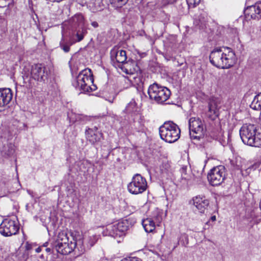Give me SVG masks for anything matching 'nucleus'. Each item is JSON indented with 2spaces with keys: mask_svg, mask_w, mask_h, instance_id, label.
Here are the masks:
<instances>
[{
  "mask_svg": "<svg viewBox=\"0 0 261 261\" xmlns=\"http://www.w3.org/2000/svg\"><path fill=\"white\" fill-rule=\"evenodd\" d=\"M124 112L132 115H136L139 112V108L137 106L136 101L132 99L126 106Z\"/></svg>",
  "mask_w": 261,
  "mask_h": 261,
  "instance_id": "18",
  "label": "nucleus"
},
{
  "mask_svg": "<svg viewBox=\"0 0 261 261\" xmlns=\"http://www.w3.org/2000/svg\"><path fill=\"white\" fill-rule=\"evenodd\" d=\"M225 178V168L223 166L214 167L208 174L207 179L213 186L220 185Z\"/></svg>",
  "mask_w": 261,
  "mask_h": 261,
  "instance_id": "7",
  "label": "nucleus"
},
{
  "mask_svg": "<svg viewBox=\"0 0 261 261\" xmlns=\"http://www.w3.org/2000/svg\"><path fill=\"white\" fill-rule=\"evenodd\" d=\"M76 57H77V56L76 55H74L72 57V59H71V61L72 62H73L74 61H76Z\"/></svg>",
  "mask_w": 261,
  "mask_h": 261,
  "instance_id": "40",
  "label": "nucleus"
},
{
  "mask_svg": "<svg viewBox=\"0 0 261 261\" xmlns=\"http://www.w3.org/2000/svg\"><path fill=\"white\" fill-rule=\"evenodd\" d=\"M19 229L17 223L9 219H4L0 225V233L5 237L16 234Z\"/></svg>",
  "mask_w": 261,
  "mask_h": 261,
  "instance_id": "9",
  "label": "nucleus"
},
{
  "mask_svg": "<svg viewBox=\"0 0 261 261\" xmlns=\"http://www.w3.org/2000/svg\"><path fill=\"white\" fill-rule=\"evenodd\" d=\"M91 25L94 28H96L98 27V24L96 21H93L91 23Z\"/></svg>",
  "mask_w": 261,
  "mask_h": 261,
  "instance_id": "38",
  "label": "nucleus"
},
{
  "mask_svg": "<svg viewBox=\"0 0 261 261\" xmlns=\"http://www.w3.org/2000/svg\"><path fill=\"white\" fill-rule=\"evenodd\" d=\"M193 204L201 213L204 212L209 204L208 200L205 197L198 196L193 199Z\"/></svg>",
  "mask_w": 261,
  "mask_h": 261,
  "instance_id": "14",
  "label": "nucleus"
},
{
  "mask_svg": "<svg viewBox=\"0 0 261 261\" xmlns=\"http://www.w3.org/2000/svg\"><path fill=\"white\" fill-rule=\"evenodd\" d=\"M148 93L151 99L159 103L166 101L171 95V92L167 88L156 83H153L149 87Z\"/></svg>",
  "mask_w": 261,
  "mask_h": 261,
  "instance_id": "4",
  "label": "nucleus"
},
{
  "mask_svg": "<svg viewBox=\"0 0 261 261\" xmlns=\"http://www.w3.org/2000/svg\"><path fill=\"white\" fill-rule=\"evenodd\" d=\"M211 63L220 68H229L236 62L234 53L229 48L215 49L210 55Z\"/></svg>",
  "mask_w": 261,
  "mask_h": 261,
  "instance_id": "1",
  "label": "nucleus"
},
{
  "mask_svg": "<svg viewBox=\"0 0 261 261\" xmlns=\"http://www.w3.org/2000/svg\"><path fill=\"white\" fill-rule=\"evenodd\" d=\"M85 33H86V32L84 31V29L83 28V32H82L83 36L84 35V34H85Z\"/></svg>",
  "mask_w": 261,
  "mask_h": 261,
  "instance_id": "46",
  "label": "nucleus"
},
{
  "mask_svg": "<svg viewBox=\"0 0 261 261\" xmlns=\"http://www.w3.org/2000/svg\"><path fill=\"white\" fill-rule=\"evenodd\" d=\"M82 16L79 15L75 16L73 18V21L75 23H78L79 30L76 29V30L72 33V36L70 37L69 40H65L64 37L62 36V39L60 42V46L61 48L65 52L68 53L70 50V46L72 44L80 41L82 40V33L80 31V21Z\"/></svg>",
  "mask_w": 261,
  "mask_h": 261,
  "instance_id": "5",
  "label": "nucleus"
},
{
  "mask_svg": "<svg viewBox=\"0 0 261 261\" xmlns=\"http://www.w3.org/2000/svg\"><path fill=\"white\" fill-rule=\"evenodd\" d=\"M187 4L190 7H195L197 6L200 2V0H186Z\"/></svg>",
  "mask_w": 261,
  "mask_h": 261,
  "instance_id": "32",
  "label": "nucleus"
},
{
  "mask_svg": "<svg viewBox=\"0 0 261 261\" xmlns=\"http://www.w3.org/2000/svg\"><path fill=\"white\" fill-rule=\"evenodd\" d=\"M120 261H129V257L123 258Z\"/></svg>",
  "mask_w": 261,
  "mask_h": 261,
  "instance_id": "42",
  "label": "nucleus"
},
{
  "mask_svg": "<svg viewBox=\"0 0 261 261\" xmlns=\"http://www.w3.org/2000/svg\"><path fill=\"white\" fill-rule=\"evenodd\" d=\"M15 152L14 145L12 143H8L6 145H4L2 153L5 156H10L12 155Z\"/></svg>",
  "mask_w": 261,
  "mask_h": 261,
  "instance_id": "24",
  "label": "nucleus"
},
{
  "mask_svg": "<svg viewBox=\"0 0 261 261\" xmlns=\"http://www.w3.org/2000/svg\"><path fill=\"white\" fill-rule=\"evenodd\" d=\"M93 82L94 78L91 70L89 68L83 70V84L86 83V85H89Z\"/></svg>",
  "mask_w": 261,
  "mask_h": 261,
  "instance_id": "20",
  "label": "nucleus"
},
{
  "mask_svg": "<svg viewBox=\"0 0 261 261\" xmlns=\"http://www.w3.org/2000/svg\"><path fill=\"white\" fill-rule=\"evenodd\" d=\"M73 85L75 86V88H76L77 86H79L80 89H82V85H79V83L77 81H76L75 83H73Z\"/></svg>",
  "mask_w": 261,
  "mask_h": 261,
  "instance_id": "37",
  "label": "nucleus"
},
{
  "mask_svg": "<svg viewBox=\"0 0 261 261\" xmlns=\"http://www.w3.org/2000/svg\"><path fill=\"white\" fill-rule=\"evenodd\" d=\"M147 184L146 179L139 174H135L132 181L127 185L128 191L133 194H139L144 192L147 189Z\"/></svg>",
  "mask_w": 261,
  "mask_h": 261,
  "instance_id": "6",
  "label": "nucleus"
},
{
  "mask_svg": "<svg viewBox=\"0 0 261 261\" xmlns=\"http://www.w3.org/2000/svg\"><path fill=\"white\" fill-rule=\"evenodd\" d=\"M113 7L116 8H121L125 5L128 2V0H109Z\"/></svg>",
  "mask_w": 261,
  "mask_h": 261,
  "instance_id": "28",
  "label": "nucleus"
},
{
  "mask_svg": "<svg viewBox=\"0 0 261 261\" xmlns=\"http://www.w3.org/2000/svg\"><path fill=\"white\" fill-rule=\"evenodd\" d=\"M111 55L112 61L115 60L117 62L122 64L125 62L127 59L126 51L122 49H113L111 51Z\"/></svg>",
  "mask_w": 261,
  "mask_h": 261,
  "instance_id": "15",
  "label": "nucleus"
},
{
  "mask_svg": "<svg viewBox=\"0 0 261 261\" xmlns=\"http://www.w3.org/2000/svg\"><path fill=\"white\" fill-rule=\"evenodd\" d=\"M211 219L213 221H215L216 220V217L215 216H212L211 217Z\"/></svg>",
  "mask_w": 261,
  "mask_h": 261,
  "instance_id": "44",
  "label": "nucleus"
},
{
  "mask_svg": "<svg viewBox=\"0 0 261 261\" xmlns=\"http://www.w3.org/2000/svg\"><path fill=\"white\" fill-rule=\"evenodd\" d=\"M74 242H70L69 244H62V245H59L54 247L58 253L63 255H67L71 253L73 249L75 248L76 245V241L74 239Z\"/></svg>",
  "mask_w": 261,
  "mask_h": 261,
  "instance_id": "13",
  "label": "nucleus"
},
{
  "mask_svg": "<svg viewBox=\"0 0 261 261\" xmlns=\"http://www.w3.org/2000/svg\"><path fill=\"white\" fill-rule=\"evenodd\" d=\"M88 7L91 11L95 12L96 11H100L102 8L100 6V2L99 1H95L94 2H90L88 5Z\"/></svg>",
  "mask_w": 261,
  "mask_h": 261,
  "instance_id": "26",
  "label": "nucleus"
},
{
  "mask_svg": "<svg viewBox=\"0 0 261 261\" xmlns=\"http://www.w3.org/2000/svg\"><path fill=\"white\" fill-rule=\"evenodd\" d=\"M86 138L91 143H94L99 141L101 137V134L100 133L96 127L94 128H89L85 132Z\"/></svg>",
  "mask_w": 261,
  "mask_h": 261,
  "instance_id": "16",
  "label": "nucleus"
},
{
  "mask_svg": "<svg viewBox=\"0 0 261 261\" xmlns=\"http://www.w3.org/2000/svg\"><path fill=\"white\" fill-rule=\"evenodd\" d=\"M132 64L133 66L135 65L134 62H124L123 64H121L120 67L121 69L125 72L126 74H133L135 69L132 68L130 65Z\"/></svg>",
  "mask_w": 261,
  "mask_h": 261,
  "instance_id": "23",
  "label": "nucleus"
},
{
  "mask_svg": "<svg viewBox=\"0 0 261 261\" xmlns=\"http://www.w3.org/2000/svg\"><path fill=\"white\" fill-rule=\"evenodd\" d=\"M45 250L47 252H51V249L49 248H47L45 249Z\"/></svg>",
  "mask_w": 261,
  "mask_h": 261,
  "instance_id": "43",
  "label": "nucleus"
},
{
  "mask_svg": "<svg viewBox=\"0 0 261 261\" xmlns=\"http://www.w3.org/2000/svg\"><path fill=\"white\" fill-rule=\"evenodd\" d=\"M13 94L10 88H0V108L8 105L12 100Z\"/></svg>",
  "mask_w": 261,
  "mask_h": 261,
  "instance_id": "12",
  "label": "nucleus"
},
{
  "mask_svg": "<svg viewBox=\"0 0 261 261\" xmlns=\"http://www.w3.org/2000/svg\"><path fill=\"white\" fill-rule=\"evenodd\" d=\"M167 4H172L175 2L176 0H165Z\"/></svg>",
  "mask_w": 261,
  "mask_h": 261,
  "instance_id": "39",
  "label": "nucleus"
},
{
  "mask_svg": "<svg viewBox=\"0 0 261 261\" xmlns=\"http://www.w3.org/2000/svg\"><path fill=\"white\" fill-rule=\"evenodd\" d=\"M25 248L27 250H30L32 249V245L28 242H27L25 245Z\"/></svg>",
  "mask_w": 261,
  "mask_h": 261,
  "instance_id": "35",
  "label": "nucleus"
},
{
  "mask_svg": "<svg viewBox=\"0 0 261 261\" xmlns=\"http://www.w3.org/2000/svg\"><path fill=\"white\" fill-rule=\"evenodd\" d=\"M207 17L205 13H203L201 14L198 17V20L199 22L197 23L198 25H200V27H202L203 25L205 24V23L207 21Z\"/></svg>",
  "mask_w": 261,
  "mask_h": 261,
  "instance_id": "31",
  "label": "nucleus"
},
{
  "mask_svg": "<svg viewBox=\"0 0 261 261\" xmlns=\"http://www.w3.org/2000/svg\"><path fill=\"white\" fill-rule=\"evenodd\" d=\"M159 133L162 140L172 143L177 141L180 138V129L178 126L172 121H167L160 127Z\"/></svg>",
  "mask_w": 261,
  "mask_h": 261,
  "instance_id": "3",
  "label": "nucleus"
},
{
  "mask_svg": "<svg viewBox=\"0 0 261 261\" xmlns=\"http://www.w3.org/2000/svg\"><path fill=\"white\" fill-rule=\"evenodd\" d=\"M96 89V86L94 85L93 83L89 85H86V83L83 84V92H90L95 91Z\"/></svg>",
  "mask_w": 261,
  "mask_h": 261,
  "instance_id": "29",
  "label": "nucleus"
},
{
  "mask_svg": "<svg viewBox=\"0 0 261 261\" xmlns=\"http://www.w3.org/2000/svg\"><path fill=\"white\" fill-rule=\"evenodd\" d=\"M41 251V249L40 247H38L36 249V252H37V253H39L40 251Z\"/></svg>",
  "mask_w": 261,
  "mask_h": 261,
  "instance_id": "41",
  "label": "nucleus"
},
{
  "mask_svg": "<svg viewBox=\"0 0 261 261\" xmlns=\"http://www.w3.org/2000/svg\"><path fill=\"white\" fill-rule=\"evenodd\" d=\"M245 14L254 19L261 18V2L248 7L245 10Z\"/></svg>",
  "mask_w": 261,
  "mask_h": 261,
  "instance_id": "11",
  "label": "nucleus"
},
{
  "mask_svg": "<svg viewBox=\"0 0 261 261\" xmlns=\"http://www.w3.org/2000/svg\"><path fill=\"white\" fill-rule=\"evenodd\" d=\"M250 108L255 110H261V93L255 96L250 105Z\"/></svg>",
  "mask_w": 261,
  "mask_h": 261,
  "instance_id": "25",
  "label": "nucleus"
},
{
  "mask_svg": "<svg viewBox=\"0 0 261 261\" xmlns=\"http://www.w3.org/2000/svg\"><path fill=\"white\" fill-rule=\"evenodd\" d=\"M98 239V236L96 235H92L88 238L87 241L89 245H87L88 248H90L93 246L94 244L97 242Z\"/></svg>",
  "mask_w": 261,
  "mask_h": 261,
  "instance_id": "30",
  "label": "nucleus"
},
{
  "mask_svg": "<svg viewBox=\"0 0 261 261\" xmlns=\"http://www.w3.org/2000/svg\"><path fill=\"white\" fill-rule=\"evenodd\" d=\"M118 225L119 230L122 232L123 235L125 231H126L128 228V222L126 220H124L121 221H119L116 223Z\"/></svg>",
  "mask_w": 261,
  "mask_h": 261,
  "instance_id": "27",
  "label": "nucleus"
},
{
  "mask_svg": "<svg viewBox=\"0 0 261 261\" xmlns=\"http://www.w3.org/2000/svg\"><path fill=\"white\" fill-rule=\"evenodd\" d=\"M180 172L181 174V177L182 179L185 180H188L189 179V175H188L187 173V167H183L181 168L180 170Z\"/></svg>",
  "mask_w": 261,
  "mask_h": 261,
  "instance_id": "33",
  "label": "nucleus"
},
{
  "mask_svg": "<svg viewBox=\"0 0 261 261\" xmlns=\"http://www.w3.org/2000/svg\"><path fill=\"white\" fill-rule=\"evenodd\" d=\"M82 74V71H80L78 76H80Z\"/></svg>",
  "mask_w": 261,
  "mask_h": 261,
  "instance_id": "45",
  "label": "nucleus"
},
{
  "mask_svg": "<svg viewBox=\"0 0 261 261\" xmlns=\"http://www.w3.org/2000/svg\"><path fill=\"white\" fill-rule=\"evenodd\" d=\"M30 74L38 82H44L48 79V73L45 66L42 64H35L31 67Z\"/></svg>",
  "mask_w": 261,
  "mask_h": 261,
  "instance_id": "10",
  "label": "nucleus"
},
{
  "mask_svg": "<svg viewBox=\"0 0 261 261\" xmlns=\"http://www.w3.org/2000/svg\"><path fill=\"white\" fill-rule=\"evenodd\" d=\"M107 229L109 232V234L114 238L123 236L122 232L119 230V228H118L116 223L108 225Z\"/></svg>",
  "mask_w": 261,
  "mask_h": 261,
  "instance_id": "19",
  "label": "nucleus"
},
{
  "mask_svg": "<svg viewBox=\"0 0 261 261\" xmlns=\"http://www.w3.org/2000/svg\"><path fill=\"white\" fill-rule=\"evenodd\" d=\"M129 261H141V260L138 257H129Z\"/></svg>",
  "mask_w": 261,
  "mask_h": 261,
  "instance_id": "36",
  "label": "nucleus"
},
{
  "mask_svg": "<svg viewBox=\"0 0 261 261\" xmlns=\"http://www.w3.org/2000/svg\"><path fill=\"white\" fill-rule=\"evenodd\" d=\"M62 244H69L68 238L66 233L60 232L58 234L57 239L53 244V247L62 245Z\"/></svg>",
  "mask_w": 261,
  "mask_h": 261,
  "instance_id": "21",
  "label": "nucleus"
},
{
  "mask_svg": "<svg viewBox=\"0 0 261 261\" xmlns=\"http://www.w3.org/2000/svg\"><path fill=\"white\" fill-rule=\"evenodd\" d=\"M208 115L212 119H215L218 116V105L214 99H211L209 102Z\"/></svg>",
  "mask_w": 261,
  "mask_h": 261,
  "instance_id": "17",
  "label": "nucleus"
},
{
  "mask_svg": "<svg viewBox=\"0 0 261 261\" xmlns=\"http://www.w3.org/2000/svg\"><path fill=\"white\" fill-rule=\"evenodd\" d=\"M189 126L191 138H200L204 135V125L199 118H191L189 120Z\"/></svg>",
  "mask_w": 261,
  "mask_h": 261,
  "instance_id": "8",
  "label": "nucleus"
},
{
  "mask_svg": "<svg viewBox=\"0 0 261 261\" xmlns=\"http://www.w3.org/2000/svg\"><path fill=\"white\" fill-rule=\"evenodd\" d=\"M240 134L244 144L257 147L261 146V134L257 132L254 125H243L240 129Z\"/></svg>",
  "mask_w": 261,
  "mask_h": 261,
  "instance_id": "2",
  "label": "nucleus"
},
{
  "mask_svg": "<svg viewBox=\"0 0 261 261\" xmlns=\"http://www.w3.org/2000/svg\"><path fill=\"white\" fill-rule=\"evenodd\" d=\"M142 225L147 232H151L155 229L154 222L150 218L144 220L142 222Z\"/></svg>",
  "mask_w": 261,
  "mask_h": 261,
  "instance_id": "22",
  "label": "nucleus"
},
{
  "mask_svg": "<svg viewBox=\"0 0 261 261\" xmlns=\"http://www.w3.org/2000/svg\"><path fill=\"white\" fill-rule=\"evenodd\" d=\"M23 72H24V76H25L26 77H28L30 74L29 68L28 69L25 67L23 70Z\"/></svg>",
  "mask_w": 261,
  "mask_h": 261,
  "instance_id": "34",
  "label": "nucleus"
}]
</instances>
